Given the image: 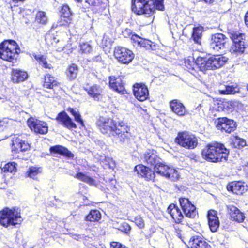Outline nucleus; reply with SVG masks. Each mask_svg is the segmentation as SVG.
<instances>
[{
    "label": "nucleus",
    "mask_w": 248,
    "mask_h": 248,
    "mask_svg": "<svg viewBox=\"0 0 248 248\" xmlns=\"http://www.w3.org/2000/svg\"><path fill=\"white\" fill-rule=\"evenodd\" d=\"M97 124L102 133L111 134L121 143L128 142L131 136L129 127L123 122H116L111 118L100 117Z\"/></svg>",
    "instance_id": "f257e3e1"
},
{
    "label": "nucleus",
    "mask_w": 248,
    "mask_h": 248,
    "mask_svg": "<svg viewBox=\"0 0 248 248\" xmlns=\"http://www.w3.org/2000/svg\"><path fill=\"white\" fill-rule=\"evenodd\" d=\"M154 170L142 165H137L135 170L138 175L144 178L146 180H153L155 178V172L164 176L165 178L174 181L178 179L179 175L177 170L174 168L166 165L160 161L159 164L154 167Z\"/></svg>",
    "instance_id": "f03ea898"
},
{
    "label": "nucleus",
    "mask_w": 248,
    "mask_h": 248,
    "mask_svg": "<svg viewBox=\"0 0 248 248\" xmlns=\"http://www.w3.org/2000/svg\"><path fill=\"white\" fill-rule=\"evenodd\" d=\"M164 9L163 0H132V11L137 15L152 16L155 9L162 11Z\"/></svg>",
    "instance_id": "7ed1b4c3"
},
{
    "label": "nucleus",
    "mask_w": 248,
    "mask_h": 248,
    "mask_svg": "<svg viewBox=\"0 0 248 248\" xmlns=\"http://www.w3.org/2000/svg\"><path fill=\"white\" fill-rule=\"evenodd\" d=\"M229 151L222 144L215 142L208 144L202 151V157L212 162L227 161Z\"/></svg>",
    "instance_id": "20e7f679"
},
{
    "label": "nucleus",
    "mask_w": 248,
    "mask_h": 248,
    "mask_svg": "<svg viewBox=\"0 0 248 248\" xmlns=\"http://www.w3.org/2000/svg\"><path fill=\"white\" fill-rule=\"evenodd\" d=\"M228 58L221 55L212 56L209 58L198 57L196 63L201 71L215 70L223 66L227 62Z\"/></svg>",
    "instance_id": "39448f33"
},
{
    "label": "nucleus",
    "mask_w": 248,
    "mask_h": 248,
    "mask_svg": "<svg viewBox=\"0 0 248 248\" xmlns=\"http://www.w3.org/2000/svg\"><path fill=\"white\" fill-rule=\"evenodd\" d=\"M20 50L14 40H5L0 44V58L12 62L16 59Z\"/></svg>",
    "instance_id": "423d86ee"
},
{
    "label": "nucleus",
    "mask_w": 248,
    "mask_h": 248,
    "mask_svg": "<svg viewBox=\"0 0 248 248\" xmlns=\"http://www.w3.org/2000/svg\"><path fill=\"white\" fill-rule=\"evenodd\" d=\"M21 221V217L18 212V209L5 208L0 211V223L4 227L15 226L20 224Z\"/></svg>",
    "instance_id": "0eeeda50"
},
{
    "label": "nucleus",
    "mask_w": 248,
    "mask_h": 248,
    "mask_svg": "<svg viewBox=\"0 0 248 248\" xmlns=\"http://www.w3.org/2000/svg\"><path fill=\"white\" fill-rule=\"evenodd\" d=\"M175 141L177 144L188 149H194L198 144L196 137L186 132L179 133Z\"/></svg>",
    "instance_id": "6e6552de"
},
{
    "label": "nucleus",
    "mask_w": 248,
    "mask_h": 248,
    "mask_svg": "<svg viewBox=\"0 0 248 248\" xmlns=\"http://www.w3.org/2000/svg\"><path fill=\"white\" fill-rule=\"evenodd\" d=\"M245 35L242 33H232L230 38L233 42L230 51L232 54L238 55L242 54L245 50V44L244 40Z\"/></svg>",
    "instance_id": "1a4fd4ad"
},
{
    "label": "nucleus",
    "mask_w": 248,
    "mask_h": 248,
    "mask_svg": "<svg viewBox=\"0 0 248 248\" xmlns=\"http://www.w3.org/2000/svg\"><path fill=\"white\" fill-rule=\"evenodd\" d=\"M114 55L118 61L123 64H128L134 58V54L130 50L123 47L115 48Z\"/></svg>",
    "instance_id": "9d476101"
},
{
    "label": "nucleus",
    "mask_w": 248,
    "mask_h": 248,
    "mask_svg": "<svg viewBox=\"0 0 248 248\" xmlns=\"http://www.w3.org/2000/svg\"><path fill=\"white\" fill-rule=\"evenodd\" d=\"M227 38L222 33L212 35L209 46V49L214 52H218L225 47Z\"/></svg>",
    "instance_id": "9b49d317"
},
{
    "label": "nucleus",
    "mask_w": 248,
    "mask_h": 248,
    "mask_svg": "<svg viewBox=\"0 0 248 248\" xmlns=\"http://www.w3.org/2000/svg\"><path fill=\"white\" fill-rule=\"evenodd\" d=\"M216 127L222 131L230 133L236 128V124L233 120L225 117L219 118L215 121Z\"/></svg>",
    "instance_id": "f8f14e48"
},
{
    "label": "nucleus",
    "mask_w": 248,
    "mask_h": 248,
    "mask_svg": "<svg viewBox=\"0 0 248 248\" xmlns=\"http://www.w3.org/2000/svg\"><path fill=\"white\" fill-rule=\"evenodd\" d=\"M179 203L185 216L189 218H194L198 214L195 206L188 199L180 198Z\"/></svg>",
    "instance_id": "ddd939ff"
},
{
    "label": "nucleus",
    "mask_w": 248,
    "mask_h": 248,
    "mask_svg": "<svg viewBox=\"0 0 248 248\" xmlns=\"http://www.w3.org/2000/svg\"><path fill=\"white\" fill-rule=\"evenodd\" d=\"M27 124L30 129L35 133L45 134L48 132L47 125L43 121L30 118L27 121Z\"/></svg>",
    "instance_id": "4468645a"
},
{
    "label": "nucleus",
    "mask_w": 248,
    "mask_h": 248,
    "mask_svg": "<svg viewBox=\"0 0 248 248\" xmlns=\"http://www.w3.org/2000/svg\"><path fill=\"white\" fill-rule=\"evenodd\" d=\"M123 34L125 37L127 34L130 37L134 45H137L138 46L143 47L146 49L152 48V42L151 41L143 39L136 34H132L130 30H125Z\"/></svg>",
    "instance_id": "2eb2a0df"
},
{
    "label": "nucleus",
    "mask_w": 248,
    "mask_h": 248,
    "mask_svg": "<svg viewBox=\"0 0 248 248\" xmlns=\"http://www.w3.org/2000/svg\"><path fill=\"white\" fill-rule=\"evenodd\" d=\"M133 93L135 97L140 101H144L148 99L149 94L147 87L142 83L134 85Z\"/></svg>",
    "instance_id": "dca6fc26"
},
{
    "label": "nucleus",
    "mask_w": 248,
    "mask_h": 248,
    "mask_svg": "<svg viewBox=\"0 0 248 248\" xmlns=\"http://www.w3.org/2000/svg\"><path fill=\"white\" fill-rule=\"evenodd\" d=\"M30 148V145L27 142L23 140L19 137L16 136H14L13 138L12 152L13 154L26 151Z\"/></svg>",
    "instance_id": "f3484780"
},
{
    "label": "nucleus",
    "mask_w": 248,
    "mask_h": 248,
    "mask_svg": "<svg viewBox=\"0 0 248 248\" xmlns=\"http://www.w3.org/2000/svg\"><path fill=\"white\" fill-rule=\"evenodd\" d=\"M56 120L62 125L69 129L76 128V124L73 122L71 118L64 111L58 113Z\"/></svg>",
    "instance_id": "a211bd4d"
},
{
    "label": "nucleus",
    "mask_w": 248,
    "mask_h": 248,
    "mask_svg": "<svg viewBox=\"0 0 248 248\" xmlns=\"http://www.w3.org/2000/svg\"><path fill=\"white\" fill-rule=\"evenodd\" d=\"M56 120L62 125L69 129L76 128V124L73 122L71 118L64 111L58 113Z\"/></svg>",
    "instance_id": "6ab92c4d"
},
{
    "label": "nucleus",
    "mask_w": 248,
    "mask_h": 248,
    "mask_svg": "<svg viewBox=\"0 0 248 248\" xmlns=\"http://www.w3.org/2000/svg\"><path fill=\"white\" fill-rule=\"evenodd\" d=\"M56 120L62 125L69 129L76 128V124L73 122L71 118L64 111L58 113Z\"/></svg>",
    "instance_id": "aec40b11"
},
{
    "label": "nucleus",
    "mask_w": 248,
    "mask_h": 248,
    "mask_svg": "<svg viewBox=\"0 0 248 248\" xmlns=\"http://www.w3.org/2000/svg\"><path fill=\"white\" fill-rule=\"evenodd\" d=\"M109 84L111 89L119 93L124 94L126 92L122 80L119 78H116L113 76H110L109 77Z\"/></svg>",
    "instance_id": "412c9836"
},
{
    "label": "nucleus",
    "mask_w": 248,
    "mask_h": 248,
    "mask_svg": "<svg viewBox=\"0 0 248 248\" xmlns=\"http://www.w3.org/2000/svg\"><path fill=\"white\" fill-rule=\"evenodd\" d=\"M170 107L171 111L179 116H183L186 113L185 107L178 100L175 99L170 101Z\"/></svg>",
    "instance_id": "4be33fe9"
},
{
    "label": "nucleus",
    "mask_w": 248,
    "mask_h": 248,
    "mask_svg": "<svg viewBox=\"0 0 248 248\" xmlns=\"http://www.w3.org/2000/svg\"><path fill=\"white\" fill-rule=\"evenodd\" d=\"M208 225L212 232L217 231L219 226V221L217 216V212L215 210H210L208 212Z\"/></svg>",
    "instance_id": "5701e85b"
},
{
    "label": "nucleus",
    "mask_w": 248,
    "mask_h": 248,
    "mask_svg": "<svg viewBox=\"0 0 248 248\" xmlns=\"http://www.w3.org/2000/svg\"><path fill=\"white\" fill-rule=\"evenodd\" d=\"M167 211L175 223H179L182 222L184 218V216L180 209L176 205L174 204L170 205Z\"/></svg>",
    "instance_id": "b1692460"
},
{
    "label": "nucleus",
    "mask_w": 248,
    "mask_h": 248,
    "mask_svg": "<svg viewBox=\"0 0 248 248\" xmlns=\"http://www.w3.org/2000/svg\"><path fill=\"white\" fill-rule=\"evenodd\" d=\"M144 159L147 164L155 166V165L159 164L160 158L157 155L156 152L154 150H149L144 155Z\"/></svg>",
    "instance_id": "393cba45"
},
{
    "label": "nucleus",
    "mask_w": 248,
    "mask_h": 248,
    "mask_svg": "<svg viewBox=\"0 0 248 248\" xmlns=\"http://www.w3.org/2000/svg\"><path fill=\"white\" fill-rule=\"evenodd\" d=\"M227 209L231 218L236 221L242 222L244 220L245 216L237 207L232 205L227 206Z\"/></svg>",
    "instance_id": "a878e982"
},
{
    "label": "nucleus",
    "mask_w": 248,
    "mask_h": 248,
    "mask_svg": "<svg viewBox=\"0 0 248 248\" xmlns=\"http://www.w3.org/2000/svg\"><path fill=\"white\" fill-rule=\"evenodd\" d=\"M227 188L237 195L242 194L247 190L245 186L240 182H232L227 186Z\"/></svg>",
    "instance_id": "bb28decb"
},
{
    "label": "nucleus",
    "mask_w": 248,
    "mask_h": 248,
    "mask_svg": "<svg viewBox=\"0 0 248 248\" xmlns=\"http://www.w3.org/2000/svg\"><path fill=\"white\" fill-rule=\"evenodd\" d=\"M188 244L191 248H209L210 247L202 238L196 236L190 239Z\"/></svg>",
    "instance_id": "cd10ccee"
},
{
    "label": "nucleus",
    "mask_w": 248,
    "mask_h": 248,
    "mask_svg": "<svg viewBox=\"0 0 248 248\" xmlns=\"http://www.w3.org/2000/svg\"><path fill=\"white\" fill-rule=\"evenodd\" d=\"M88 94L94 98V100H98L102 92V88L98 85L94 84L89 87L84 88Z\"/></svg>",
    "instance_id": "c85d7f7f"
},
{
    "label": "nucleus",
    "mask_w": 248,
    "mask_h": 248,
    "mask_svg": "<svg viewBox=\"0 0 248 248\" xmlns=\"http://www.w3.org/2000/svg\"><path fill=\"white\" fill-rule=\"evenodd\" d=\"M239 88L237 86L232 85H226L221 84L217 90L220 94H234L239 92Z\"/></svg>",
    "instance_id": "c756f323"
},
{
    "label": "nucleus",
    "mask_w": 248,
    "mask_h": 248,
    "mask_svg": "<svg viewBox=\"0 0 248 248\" xmlns=\"http://www.w3.org/2000/svg\"><path fill=\"white\" fill-rule=\"evenodd\" d=\"M28 77L27 73L18 69H13L12 73V79L15 83L24 81Z\"/></svg>",
    "instance_id": "7c9ffc66"
},
{
    "label": "nucleus",
    "mask_w": 248,
    "mask_h": 248,
    "mask_svg": "<svg viewBox=\"0 0 248 248\" xmlns=\"http://www.w3.org/2000/svg\"><path fill=\"white\" fill-rule=\"evenodd\" d=\"M58 84V82L55 79L54 77L51 76L49 74H46L45 76L43 84L45 88L52 89L54 87L57 86Z\"/></svg>",
    "instance_id": "2f4dec72"
},
{
    "label": "nucleus",
    "mask_w": 248,
    "mask_h": 248,
    "mask_svg": "<svg viewBox=\"0 0 248 248\" xmlns=\"http://www.w3.org/2000/svg\"><path fill=\"white\" fill-rule=\"evenodd\" d=\"M50 151L51 153H59L69 157H73V155L70 151L66 148L61 146L57 145L51 147L50 149Z\"/></svg>",
    "instance_id": "473e14b6"
},
{
    "label": "nucleus",
    "mask_w": 248,
    "mask_h": 248,
    "mask_svg": "<svg viewBox=\"0 0 248 248\" xmlns=\"http://www.w3.org/2000/svg\"><path fill=\"white\" fill-rule=\"evenodd\" d=\"M78 73V67L74 64L69 65L67 68L66 74L67 78L70 80H73L77 77Z\"/></svg>",
    "instance_id": "72a5a7b5"
},
{
    "label": "nucleus",
    "mask_w": 248,
    "mask_h": 248,
    "mask_svg": "<svg viewBox=\"0 0 248 248\" xmlns=\"http://www.w3.org/2000/svg\"><path fill=\"white\" fill-rule=\"evenodd\" d=\"M202 29L203 28L202 27H195L193 29L192 38L194 42L197 44H201Z\"/></svg>",
    "instance_id": "f704fd0d"
},
{
    "label": "nucleus",
    "mask_w": 248,
    "mask_h": 248,
    "mask_svg": "<svg viewBox=\"0 0 248 248\" xmlns=\"http://www.w3.org/2000/svg\"><path fill=\"white\" fill-rule=\"evenodd\" d=\"M42 170L41 167H37L34 166L30 167L26 174L28 177L32 179H36V176L42 172Z\"/></svg>",
    "instance_id": "c9c22d12"
},
{
    "label": "nucleus",
    "mask_w": 248,
    "mask_h": 248,
    "mask_svg": "<svg viewBox=\"0 0 248 248\" xmlns=\"http://www.w3.org/2000/svg\"><path fill=\"white\" fill-rule=\"evenodd\" d=\"M101 217L100 212L98 210H94L90 211L89 215L86 217V220L90 221H98Z\"/></svg>",
    "instance_id": "e433bc0d"
},
{
    "label": "nucleus",
    "mask_w": 248,
    "mask_h": 248,
    "mask_svg": "<svg viewBox=\"0 0 248 248\" xmlns=\"http://www.w3.org/2000/svg\"><path fill=\"white\" fill-rule=\"evenodd\" d=\"M35 59L37 61V62L41 65L43 67L48 68V69H51V66L50 64H48L46 58L40 54L39 55H33Z\"/></svg>",
    "instance_id": "4c0bfd02"
},
{
    "label": "nucleus",
    "mask_w": 248,
    "mask_h": 248,
    "mask_svg": "<svg viewBox=\"0 0 248 248\" xmlns=\"http://www.w3.org/2000/svg\"><path fill=\"white\" fill-rule=\"evenodd\" d=\"M239 102L236 101L229 100L223 101L222 103L223 108L226 110H232L238 106Z\"/></svg>",
    "instance_id": "58836bf2"
},
{
    "label": "nucleus",
    "mask_w": 248,
    "mask_h": 248,
    "mask_svg": "<svg viewBox=\"0 0 248 248\" xmlns=\"http://www.w3.org/2000/svg\"><path fill=\"white\" fill-rule=\"evenodd\" d=\"M99 159L102 163H104L105 165L108 166L110 169H113L115 167V162L112 158L101 155Z\"/></svg>",
    "instance_id": "ea45409f"
},
{
    "label": "nucleus",
    "mask_w": 248,
    "mask_h": 248,
    "mask_svg": "<svg viewBox=\"0 0 248 248\" xmlns=\"http://www.w3.org/2000/svg\"><path fill=\"white\" fill-rule=\"evenodd\" d=\"M76 177L78 180L86 182L91 185H95V181L93 179L81 172L77 173Z\"/></svg>",
    "instance_id": "a19ab883"
},
{
    "label": "nucleus",
    "mask_w": 248,
    "mask_h": 248,
    "mask_svg": "<svg viewBox=\"0 0 248 248\" xmlns=\"http://www.w3.org/2000/svg\"><path fill=\"white\" fill-rule=\"evenodd\" d=\"M185 64L188 70H194L195 66H197L198 68V66L196 63V61H195L194 58L192 57H189L186 58L185 59Z\"/></svg>",
    "instance_id": "79ce46f5"
},
{
    "label": "nucleus",
    "mask_w": 248,
    "mask_h": 248,
    "mask_svg": "<svg viewBox=\"0 0 248 248\" xmlns=\"http://www.w3.org/2000/svg\"><path fill=\"white\" fill-rule=\"evenodd\" d=\"M16 166L15 162L8 163L1 168V170L4 172L14 173L16 171Z\"/></svg>",
    "instance_id": "37998d69"
},
{
    "label": "nucleus",
    "mask_w": 248,
    "mask_h": 248,
    "mask_svg": "<svg viewBox=\"0 0 248 248\" xmlns=\"http://www.w3.org/2000/svg\"><path fill=\"white\" fill-rule=\"evenodd\" d=\"M68 110L74 117L75 121L78 123L82 126H84V122L81 118L78 111L73 108H69Z\"/></svg>",
    "instance_id": "c03bdc74"
},
{
    "label": "nucleus",
    "mask_w": 248,
    "mask_h": 248,
    "mask_svg": "<svg viewBox=\"0 0 248 248\" xmlns=\"http://www.w3.org/2000/svg\"><path fill=\"white\" fill-rule=\"evenodd\" d=\"M36 21L38 23L45 24L47 22V17L46 13L43 11H39L36 16Z\"/></svg>",
    "instance_id": "a18cd8bd"
},
{
    "label": "nucleus",
    "mask_w": 248,
    "mask_h": 248,
    "mask_svg": "<svg viewBox=\"0 0 248 248\" xmlns=\"http://www.w3.org/2000/svg\"><path fill=\"white\" fill-rule=\"evenodd\" d=\"M232 142L235 147L240 148L244 147L246 145V142L243 139L238 136H235L232 139Z\"/></svg>",
    "instance_id": "49530a36"
},
{
    "label": "nucleus",
    "mask_w": 248,
    "mask_h": 248,
    "mask_svg": "<svg viewBox=\"0 0 248 248\" xmlns=\"http://www.w3.org/2000/svg\"><path fill=\"white\" fill-rule=\"evenodd\" d=\"M72 18H67L61 15L57 26H67L71 23Z\"/></svg>",
    "instance_id": "de8ad7c7"
},
{
    "label": "nucleus",
    "mask_w": 248,
    "mask_h": 248,
    "mask_svg": "<svg viewBox=\"0 0 248 248\" xmlns=\"http://www.w3.org/2000/svg\"><path fill=\"white\" fill-rule=\"evenodd\" d=\"M67 18H72V13L70 11L69 7L66 5H63L62 8L61 15Z\"/></svg>",
    "instance_id": "09e8293b"
},
{
    "label": "nucleus",
    "mask_w": 248,
    "mask_h": 248,
    "mask_svg": "<svg viewBox=\"0 0 248 248\" xmlns=\"http://www.w3.org/2000/svg\"><path fill=\"white\" fill-rule=\"evenodd\" d=\"M80 50L83 53H89L92 50V47L88 43H82L80 45Z\"/></svg>",
    "instance_id": "8fccbe9b"
},
{
    "label": "nucleus",
    "mask_w": 248,
    "mask_h": 248,
    "mask_svg": "<svg viewBox=\"0 0 248 248\" xmlns=\"http://www.w3.org/2000/svg\"><path fill=\"white\" fill-rule=\"evenodd\" d=\"M135 223L139 228L142 229L144 228V222L140 216H137L135 217Z\"/></svg>",
    "instance_id": "3c124183"
},
{
    "label": "nucleus",
    "mask_w": 248,
    "mask_h": 248,
    "mask_svg": "<svg viewBox=\"0 0 248 248\" xmlns=\"http://www.w3.org/2000/svg\"><path fill=\"white\" fill-rule=\"evenodd\" d=\"M119 230L125 233H128L131 230V227L127 223L124 222L121 225Z\"/></svg>",
    "instance_id": "603ef678"
},
{
    "label": "nucleus",
    "mask_w": 248,
    "mask_h": 248,
    "mask_svg": "<svg viewBox=\"0 0 248 248\" xmlns=\"http://www.w3.org/2000/svg\"><path fill=\"white\" fill-rule=\"evenodd\" d=\"M111 40L106 35H104L102 40V44L103 46H108L110 44Z\"/></svg>",
    "instance_id": "864d4df0"
},
{
    "label": "nucleus",
    "mask_w": 248,
    "mask_h": 248,
    "mask_svg": "<svg viewBox=\"0 0 248 248\" xmlns=\"http://www.w3.org/2000/svg\"><path fill=\"white\" fill-rule=\"evenodd\" d=\"M86 2L90 5L97 6L99 5L101 2V0H85Z\"/></svg>",
    "instance_id": "5fc2aeb1"
},
{
    "label": "nucleus",
    "mask_w": 248,
    "mask_h": 248,
    "mask_svg": "<svg viewBox=\"0 0 248 248\" xmlns=\"http://www.w3.org/2000/svg\"><path fill=\"white\" fill-rule=\"evenodd\" d=\"M121 247H122L121 243L113 242L110 244L111 248H120Z\"/></svg>",
    "instance_id": "6e6d98bb"
},
{
    "label": "nucleus",
    "mask_w": 248,
    "mask_h": 248,
    "mask_svg": "<svg viewBox=\"0 0 248 248\" xmlns=\"http://www.w3.org/2000/svg\"><path fill=\"white\" fill-rule=\"evenodd\" d=\"M245 22L246 23V25L248 27V12L246 13L245 16Z\"/></svg>",
    "instance_id": "4d7b16f0"
},
{
    "label": "nucleus",
    "mask_w": 248,
    "mask_h": 248,
    "mask_svg": "<svg viewBox=\"0 0 248 248\" xmlns=\"http://www.w3.org/2000/svg\"><path fill=\"white\" fill-rule=\"evenodd\" d=\"M203 0L206 3H211L214 1V0Z\"/></svg>",
    "instance_id": "13d9d810"
},
{
    "label": "nucleus",
    "mask_w": 248,
    "mask_h": 248,
    "mask_svg": "<svg viewBox=\"0 0 248 248\" xmlns=\"http://www.w3.org/2000/svg\"><path fill=\"white\" fill-rule=\"evenodd\" d=\"M4 124V122L3 121L0 120V127L3 126Z\"/></svg>",
    "instance_id": "bf43d9fd"
},
{
    "label": "nucleus",
    "mask_w": 248,
    "mask_h": 248,
    "mask_svg": "<svg viewBox=\"0 0 248 248\" xmlns=\"http://www.w3.org/2000/svg\"><path fill=\"white\" fill-rule=\"evenodd\" d=\"M100 60H101V57H100V56H97V57H96V58H95V60H96V61H99Z\"/></svg>",
    "instance_id": "052dcab7"
},
{
    "label": "nucleus",
    "mask_w": 248,
    "mask_h": 248,
    "mask_svg": "<svg viewBox=\"0 0 248 248\" xmlns=\"http://www.w3.org/2000/svg\"><path fill=\"white\" fill-rule=\"evenodd\" d=\"M245 170H246V171L247 172V174H248V166H247V167H246L245 168Z\"/></svg>",
    "instance_id": "680f3d73"
},
{
    "label": "nucleus",
    "mask_w": 248,
    "mask_h": 248,
    "mask_svg": "<svg viewBox=\"0 0 248 248\" xmlns=\"http://www.w3.org/2000/svg\"><path fill=\"white\" fill-rule=\"evenodd\" d=\"M121 246L122 247L120 248H128L127 247H126L124 245H123L121 244Z\"/></svg>",
    "instance_id": "e2e57ef3"
},
{
    "label": "nucleus",
    "mask_w": 248,
    "mask_h": 248,
    "mask_svg": "<svg viewBox=\"0 0 248 248\" xmlns=\"http://www.w3.org/2000/svg\"><path fill=\"white\" fill-rule=\"evenodd\" d=\"M76 1H78V2H80L82 0H75Z\"/></svg>",
    "instance_id": "0e129e2a"
}]
</instances>
